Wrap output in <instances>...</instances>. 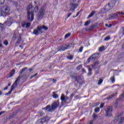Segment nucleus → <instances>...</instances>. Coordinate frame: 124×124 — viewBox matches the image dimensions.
Listing matches in <instances>:
<instances>
[{
  "label": "nucleus",
  "instance_id": "nucleus-1",
  "mask_svg": "<svg viewBox=\"0 0 124 124\" xmlns=\"http://www.w3.org/2000/svg\"><path fill=\"white\" fill-rule=\"evenodd\" d=\"M60 104L59 102H55L53 104H52V106L50 107V106H47L46 108H44V109L48 110L49 112H52L54 111L56 108L59 107Z\"/></svg>",
  "mask_w": 124,
  "mask_h": 124
},
{
  "label": "nucleus",
  "instance_id": "nucleus-2",
  "mask_svg": "<svg viewBox=\"0 0 124 124\" xmlns=\"http://www.w3.org/2000/svg\"><path fill=\"white\" fill-rule=\"evenodd\" d=\"M21 78H22V77L19 76L17 77L16 80L15 82L11 87L10 91H9L8 93L5 94L6 95H9L11 94L12 91L18 86V82L20 81Z\"/></svg>",
  "mask_w": 124,
  "mask_h": 124
},
{
  "label": "nucleus",
  "instance_id": "nucleus-3",
  "mask_svg": "<svg viewBox=\"0 0 124 124\" xmlns=\"http://www.w3.org/2000/svg\"><path fill=\"white\" fill-rule=\"evenodd\" d=\"M10 10V7L7 6H4L1 9H0V16H5L7 13L9 12Z\"/></svg>",
  "mask_w": 124,
  "mask_h": 124
},
{
  "label": "nucleus",
  "instance_id": "nucleus-4",
  "mask_svg": "<svg viewBox=\"0 0 124 124\" xmlns=\"http://www.w3.org/2000/svg\"><path fill=\"white\" fill-rule=\"evenodd\" d=\"M70 75L71 76V78L76 80V81L79 84H81L82 83V79L80 78V77L79 76H77L76 74L71 73H70Z\"/></svg>",
  "mask_w": 124,
  "mask_h": 124
},
{
  "label": "nucleus",
  "instance_id": "nucleus-5",
  "mask_svg": "<svg viewBox=\"0 0 124 124\" xmlns=\"http://www.w3.org/2000/svg\"><path fill=\"white\" fill-rule=\"evenodd\" d=\"M71 47H72V44L70 43L68 45H65L62 46H58V50L59 51H65L66 50L68 49Z\"/></svg>",
  "mask_w": 124,
  "mask_h": 124
},
{
  "label": "nucleus",
  "instance_id": "nucleus-6",
  "mask_svg": "<svg viewBox=\"0 0 124 124\" xmlns=\"http://www.w3.org/2000/svg\"><path fill=\"white\" fill-rule=\"evenodd\" d=\"M45 14V10H44V8L42 7V8L40 9L39 12H38V14L37 16V20H41L42 18H43L44 15Z\"/></svg>",
  "mask_w": 124,
  "mask_h": 124
},
{
  "label": "nucleus",
  "instance_id": "nucleus-7",
  "mask_svg": "<svg viewBox=\"0 0 124 124\" xmlns=\"http://www.w3.org/2000/svg\"><path fill=\"white\" fill-rule=\"evenodd\" d=\"M112 8H113V7H112V6H110L108 4L106 5L105 8L101 10V12L102 14H105L106 12H108V11L111 10Z\"/></svg>",
  "mask_w": 124,
  "mask_h": 124
},
{
  "label": "nucleus",
  "instance_id": "nucleus-8",
  "mask_svg": "<svg viewBox=\"0 0 124 124\" xmlns=\"http://www.w3.org/2000/svg\"><path fill=\"white\" fill-rule=\"evenodd\" d=\"M34 20V12H28V21L32 22Z\"/></svg>",
  "mask_w": 124,
  "mask_h": 124
},
{
  "label": "nucleus",
  "instance_id": "nucleus-9",
  "mask_svg": "<svg viewBox=\"0 0 124 124\" xmlns=\"http://www.w3.org/2000/svg\"><path fill=\"white\" fill-rule=\"evenodd\" d=\"M75 2L76 1L75 0H73L72 2L70 3V6H71V7L70 8V11L74 12L75 11V9L77 8L78 5L77 4L74 3H75Z\"/></svg>",
  "mask_w": 124,
  "mask_h": 124
},
{
  "label": "nucleus",
  "instance_id": "nucleus-10",
  "mask_svg": "<svg viewBox=\"0 0 124 124\" xmlns=\"http://www.w3.org/2000/svg\"><path fill=\"white\" fill-rule=\"evenodd\" d=\"M99 54L98 53H94L91 56H90V57H89V58L88 59L87 62H90L91 60H95L96 58H98V57L99 56Z\"/></svg>",
  "mask_w": 124,
  "mask_h": 124
},
{
  "label": "nucleus",
  "instance_id": "nucleus-11",
  "mask_svg": "<svg viewBox=\"0 0 124 124\" xmlns=\"http://www.w3.org/2000/svg\"><path fill=\"white\" fill-rule=\"evenodd\" d=\"M112 111V108L111 107H108L107 109L106 110V116L111 117L112 116L111 112Z\"/></svg>",
  "mask_w": 124,
  "mask_h": 124
},
{
  "label": "nucleus",
  "instance_id": "nucleus-12",
  "mask_svg": "<svg viewBox=\"0 0 124 124\" xmlns=\"http://www.w3.org/2000/svg\"><path fill=\"white\" fill-rule=\"evenodd\" d=\"M37 29L40 32H41V33H43V31H42V30L47 31L48 27L46 26H45V25H42V26H37Z\"/></svg>",
  "mask_w": 124,
  "mask_h": 124
},
{
  "label": "nucleus",
  "instance_id": "nucleus-13",
  "mask_svg": "<svg viewBox=\"0 0 124 124\" xmlns=\"http://www.w3.org/2000/svg\"><path fill=\"white\" fill-rule=\"evenodd\" d=\"M117 17H118V14H110L108 15V18L107 20H112L113 19H116Z\"/></svg>",
  "mask_w": 124,
  "mask_h": 124
},
{
  "label": "nucleus",
  "instance_id": "nucleus-14",
  "mask_svg": "<svg viewBox=\"0 0 124 124\" xmlns=\"http://www.w3.org/2000/svg\"><path fill=\"white\" fill-rule=\"evenodd\" d=\"M30 26H31V23H27L26 21H23V22L22 24V27L23 28H25L26 27V28H30Z\"/></svg>",
  "mask_w": 124,
  "mask_h": 124
},
{
  "label": "nucleus",
  "instance_id": "nucleus-15",
  "mask_svg": "<svg viewBox=\"0 0 124 124\" xmlns=\"http://www.w3.org/2000/svg\"><path fill=\"white\" fill-rule=\"evenodd\" d=\"M6 23L9 26H10L12 23H13V18L12 17H9Z\"/></svg>",
  "mask_w": 124,
  "mask_h": 124
},
{
  "label": "nucleus",
  "instance_id": "nucleus-16",
  "mask_svg": "<svg viewBox=\"0 0 124 124\" xmlns=\"http://www.w3.org/2000/svg\"><path fill=\"white\" fill-rule=\"evenodd\" d=\"M49 120V119L47 117H46L43 119H42V120H39L38 122H41L42 123V124L44 123H46Z\"/></svg>",
  "mask_w": 124,
  "mask_h": 124
},
{
  "label": "nucleus",
  "instance_id": "nucleus-17",
  "mask_svg": "<svg viewBox=\"0 0 124 124\" xmlns=\"http://www.w3.org/2000/svg\"><path fill=\"white\" fill-rule=\"evenodd\" d=\"M99 64V61H96V62H94L93 64L92 65V67L93 69H95L97 67V66Z\"/></svg>",
  "mask_w": 124,
  "mask_h": 124
},
{
  "label": "nucleus",
  "instance_id": "nucleus-18",
  "mask_svg": "<svg viewBox=\"0 0 124 124\" xmlns=\"http://www.w3.org/2000/svg\"><path fill=\"white\" fill-rule=\"evenodd\" d=\"M115 4H116V1L115 0H112V1H110V3H108V5H110V6L114 7L115 6Z\"/></svg>",
  "mask_w": 124,
  "mask_h": 124
},
{
  "label": "nucleus",
  "instance_id": "nucleus-19",
  "mask_svg": "<svg viewBox=\"0 0 124 124\" xmlns=\"http://www.w3.org/2000/svg\"><path fill=\"white\" fill-rule=\"evenodd\" d=\"M28 69L27 67L23 68L22 69L21 71H19V74L20 75L23 74V73L25 72V71Z\"/></svg>",
  "mask_w": 124,
  "mask_h": 124
},
{
  "label": "nucleus",
  "instance_id": "nucleus-20",
  "mask_svg": "<svg viewBox=\"0 0 124 124\" xmlns=\"http://www.w3.org/2000/svg\"><path fill=\"white\" fill-rule=\"evenodd\" d=\"M116 94H117V93H113V94H111V95H110V96H108V97L107 98V99H108V100H109V99H112V98H113V97H114V96H115Z\"/></svg>",
  "mask_w": 124,
  "mask_h": 124
},
{
  "label": "nucleus",
  "instance_id": "nucleus-21",
  "mask_svg": "<svg viewBox=\"0 0 124 124\" xmlns=\"http://www.w3.org/2000/svg\"><path fill=\"white\" fill-rule=\"evenodd\" d=\"M61 100L62 101H65V96L63 94H62L61 96Z\"/></svg>",
  "mask_w": 124,
  "mask_h": 124
},
{
  "label": "nucleus",
  "instance_id": "nucleus-22",
  "mask_svg": "<svg viewBox=\"0 0 124 124\" xmlns=\"http://www.w3.org/2000/svg\"><path fill=\"white\" fill-rule=\"evenodd\" d=\"M16 72V70L13 69L12 71L10 73V78H11L13 76V75L15 74V72Z\"/></svg>",
  "mask_w": 124,
  "mask_h": 124
},
{
  "label": "nucleus",
  "instance_id": "nucleus-23",
  "mask_svg": "<svg viewBox=\"0 0 124 124\" xmlns=\"http://www.w3.org/2000/svg\"><path fill=\"white\" fill-rule=\"evenodd\" d=\"M32 8V5H29V6H28L27 8V12H30V11L31 9Z\"/></svg>",
  "mask_w": 124,
  "mask_h": 124
},
{
  "label": "nucleus",
  "instance_id": "nucleus-24",
  "mask_svg": "<svg viewBox=\"0 0 124 124\" xmlns=\"http://www.w3.org/2000/svg\"><path fill=\"white\" fill-rule=\"evenodd\" d=\"M39 30H33V33L35 34V35H37L39 34Z\"/></svg>",
  "mask_w": 124,
  "mask_h": 124
},
{
  "label": "nucleus",
  "instance_id": "nucleus-25",
  "mask_svg": "<svg viewBox=\"0 0 124 124\" xmlns=\"http://www.w3.org/2000/svg\"><path fill=\"white\" fill-rule=\"evenodd\" d=\"M94 14H95V12L94 11H93V12L91 13V14H90V15L89 16H88V18H89L91 17H92Z\"/></svg>",
  "mask_w": 124,
  "mask_h": 124
},
{
  "label": "nucleus",
  "instance_id": "nucleus-26",
  "mask_svg": "<svg viewBox=\"0 0 124 124\" xmlns=\"http://www.w3.org/2000/svg\"><path fill=\"white\" fill-rule=\"evenodd\" d=\"M53 97L54 98H57L58 97H59V95L56 93H55L54 92L53 93Z\"/></svg>",
  "mask_w": 124,
  "mask_h": 124
},
{
  "label": "nucleus",
  "instance_id": "nucleus-27",
  "mask_svg": "<svg viewBox=\"0 0 124 124\" xmlns=\"http://www.w3.org/2000/svg\"><path fill=\"white\" fill-rule=\"evenodd\" d=\"M3 43L4 45H5V46H7L8 45H9V42H8V41L7 40H5V41H4Z\"/></svg>",
  "mask_w": 124,
  "mask_h": 124
},
{
  "label": "nucleus",
  "instance_id": "nucleus-28",
  "mask_svg": "<svg viewBox=\"0 0 124 124\" xmlns=\"http://www.w3.org/2000/svg\"><path fill=\"white\" fill-rule=\"evenodd\" d=\"M94 111L96 113H98L99 111H100V108L99 107H96L94 108Z\"/></svg>",
  "mask_w": 124,
  "mask_h": 124
},
{
  "label": "nucleus",
  "instance_id": "nucleus-29",
  "mask_svg": "<svg viewBox=\"0 0 124 124\" xmlns=\"http://www.w3.org/2000/svg\"><path fill=\"white\" fill-rule=\"evenodd\" d=\"M38 10H39L38 6H36L34 8V10H33L34 12L35 13H37V12H38Z\"/></svg>",
  "mask_w": 124,
  "mask_h": 124
},
{
  "label": "nucleus",
  "instance_id": "nucleus-30",
  "mask_svg": "<svg viewBox=\"0 0 124 124\" xmlns=\"http://www.w3.org/2000/svg\"><path fill=\"white\" fill-rule=\"evenodd\" d=\"M105 50V47L104 46H101L100 47H99V51H104Z\"/></svg>",
  "mask_w": 124,
  "mask_h": 124
},
{
  "label": "nucleus",
  "instance_id": "nucleus-31",
  "mask_svg": "<svg viewBox=\"0 0 124 124\" xmlns=\"http://www.w3.org/2000/svg\"><path fill=\"white\" fill-rule=\"evenodd\" d=\"M124 118L123 117V118H120V122H119V124H122L123 123H124Z\"/></svg>",
  "mask_w": 124,
  "mask_h": 124
},
{
  "label": "nucleus",
  "instance_id": "nucleus-32",
  "mask_svg": "<svg viewBox=\"0 0 124 124\" xmlns=\"http://www.w3.org/2000/svg\"><path fill=\"white\" fill-rule=\"evenodd\" d=\"M88 71H89L88 74V76H90L91 75L92 69L91 68H89V69H88Z\"/></svg>",
  "mask_w": 124,
  "mask_h": 124
},
{
  "label": "nucleus",
  "instance_id": "nucleus-33",
  "mask_svg": "<svg viewBox=\"0 0 124 124\" xmlns=\"http://www.w3.org/2000/svg\"><path fill=\"white\" fill-rule=\"evenodd\" d=\"M103 81V80L101 78L100 79H99V82L98 83V85H100L102 83Z\"/></svg>",
  "mask_w": 124,
  "mask_h": 124
},
{
  "label": "nucleus",
  "instance_id": "nucleus-34",
  "mask_svg": "<svg viewBox=\"0 0 124 124\" xmlns=\"http://www.w3.org/2000/svg\"><path fill=\"white\" fill-rule=\"evenodd\" d=\"M90 23H91V21H86L85 25H84L85 26H87L89 24H90Z\"/></svg>",
  "mask_w": 124,
  "mask_h": 124
},
{
  "label": "nucleus",
  "instance_id": "nucleus-35",
  "mask_svg": "<svg viewBox=\"0 0 124 124\" xmlns=\"http://www.w3.org/2000/svg\"><path fill=\"white\" fill-rule=\"evenodd\" d=\"M83 50V46H81L80 48H79L78 53H81Z\"/></svg>",
  "mask_w": 124,
  "mask_h": 124
},
{
  "label": "nucleus",
  "instance_id": "nucleus-36",
  "mask_svg": "<svg viewBox=\"0 0 124 124\" xmlns=\"http://www.w3.org/2000/svg\"><path fill=\"white\" fill-rule=\"evenodd\" d=\"M110 80H111L112 83H114L115 82L114 77H112L111 78H110Z\"/></svg>",
  "mask_w": 124,
  "mask_h": 124
},
{
  "label": "nucleus",
  "instance_id": "nucleus-37",
  "mask_svg": "<svg viewBox=\"0 0 124 124\" xmlns=\"http://www.w3.org/2000/svg\"><path fill=\"white\" fill-rule=\"evenodd\" d=\"M21 37H19L18 39H17V44H20V42H21Z\"/></svg>",
  "mask_w": 124,
  "mask_h": 124
},
{
  "label": "nucleus",
  "instance_id": "nucleus-38",
  "mask_svg": "<svg viewBox=\"0 0 124 124\" xmlns=\"http://www.w3.org/2000/svg\"><path fill=\"white\" fill-rule=\"evenodd\" d=\"M71 35V34L70 33H68L67 34L65 35V38H68L69 37H70Z\"/></svg>",
  "mask_w": 124,
  "mask_h": 124
},
{
  "label": "nucleus",
  "instance_id": "nucleus-39",
  "mask_svg": "<svg viewBox=\"0 0 124 124\" xmlns=\"http://www.w3.org/2000/svg\"><path fill=\"white\" fill-rule=\"evenodd\" d=\"M93 116V119L96 120V118H97V115L96 114H94Z\"/></svg>",
  "mask_w": 124,
  "mask_h": 124
},
{
  "label": "nucleus",
  "instance_id": "nucleus-40",
  "mask_svg": "<svg viewBox=\"0 0 124 124\" xmlns=\"http://www.w3.org/2000/svg\"><path fill=\"white\" fill-rule=\"evenodd\" d=\"M73 56H71H71H69V57H67V59H69V60H73Z\"/></svg>",
  "mask_w": 124,
  "mask_h": 124
},
{
  "label": "nucleus",
  "instance_id": "nucleus-41",
  "mask_svg": "<svg viewBox=\"0 0 124 124\" xmlns=\"http://www.w3.org/2000/svg\"><path fill=\"white\" fill-rule=\"evenodd\" d=\"M110 39V37L109 36L106 37L105 38V41H108V40H109Z\"/></svg>",
  "mask_w": 124,
  "mask_h": 124
},
{
  "label": "nucleus",
  "instance_id": "nucleus-42",
  "mask_svg": "<svg viewBox=\"0 0 124 124\" xmlns=\"http://www.w3.org/2000/svg\"><path fill=\"white\" fill-rule=\"evenodd\" d=\"M5 2V0H0V4H3Z\"/></svg>",
  "mask_w": 124,
  "mask_h": 124
},
{
  "label": "nucleus",
  "instance_id": "nucleus-43",
  "mask_svg": "<svg viewBox=\"0 0 124 124\" xmlns=\"http://www.w3.org/2000/svg\"><path fill=\"white\" fill-rule=\"evenodd\" d=\"M81 68H82V65H79V66L77 68V69L78 70H80V69H81Z\"/></svg>",
  "mask_w": 124,
  "mask_h": 124
},
{
  "label": "nucleus",
  "instance_id": "nucleus-44",
  "mask_svg": "<svg viewBox=\"0 0 124 124\" xmlns=\"http://www.w3.org/2000/svg\"><path fill=\"white\" fill-rule=\"evenodd\" d=\"M79 14H80V12H78V14H77L76 16H73V17H77L78 16H79Z\"/></svg>",
  "mask_w": 124,
  "mask_h": 124
},
{
  "label": "nucleus",
  "instance_id": "nucleus-45",
  "mask_svg": "<svg viewBox=\"0 0 124 124\" xmlns=\"http://www.w3.org/2000/svg\"><path fill=\"white\" fill-rule=\"evenodd\" d=\"M93 124V120H92L88 124Z\"/></svg>",
  "mask_w": 124,
  "mask_h": 124
},
{
  "label": "nucleus",
  "instance_id": "nucleus-46",
  "mask_svg": "<svg viewBox=\"0 0 124 124\" xmlns=\"http://www.w3.org/2000/svg\"><path fill=\"white\" fill-rule=\"evenodd\" d=\"M104 104H101V106H100V108H102L103 107H104Z\"/></svg>",
  "mask_w": 124,
  "mask_h": 124
},
{
  "label": "nucleus",
  "instance_id": "nucleus-47",
  "mask_svg": "<svg viewBox=\"0 0 124 124\" xmlns=\"http://www.w3.org/2000/svg\"><path fill=\"white\" fill-rule=\"evenodd\" d=\"M122 35H124V28H122Z\"/></svg>",
  "mask_w": 124,
  "mask_h": 124
},
{
  "label": "nucleus",
  "instance_id": "nucleus-48",
  "mask_svg": "<svg viewBox=\"0 0 124 124\" xmlns=\"http://www.w3.org/2000/svg\"><path fill=\"white\" fill-rule=\"evenodd\" d=\"M119 116H118L117 118H116L114 120V123H117L118 122V119Z\"/></svg>",
  "mask_w": 124,
  "mask_h": 124
},
{
  "label": "nucleus",
  "instance_id": "nucleus-49",
  "mask_svg": "<svg viewBox=\"0 0 124 124\" xmlns=\"http://www.w3.org/2000/svg\"><path fill=\"white\" fill-rule=\"evenodd\" d=\"M5 113V111H2L1 112H0V116H1L2 114H4Z\"/></svg>",
  "mask_w": 124,
  "mask_h": 124
},
{
  "label": "nucleus",
  "instance_id": "nucleus-50",
  "mask_svg": "<svg viewBox=\"0 0 124 124\" xmlns=\"http://www.w3.org/2000/svg\"><path fill=\"white\" fill-rule=\"evenodd\" d=\"M72 15V13H70L69 14H68L67 18L69 17Z\"/></svg>",
  "mask_w": 124,
  "mask_h": 124
},
{
  "label": "nucleus",
  "instance_id": "nucleus-51",
  "mask_svg": "<svg viewBox=\"0 0 124 124\" xmlns=\"http://www.w3.org/2000/svg\"><path fill=\"white\" fill-rule=\"evenodd\" d=\"M94 28V27H93V26H92L91 27H90V29H90V30H91V31H92V30H93V29Z\"/></svg>",
  "mask_w": 124,
  "mask_h": 124
},
{
  "label": "nucleus",
  "instance_id": "nucleus-52",
  "mask_svg": "<svg viewBox=\"0 0 124 124\" xmlns=\"http://www.w3.org/2000/svg\"><path fill=\"white\" fill-rule=\"evenodd\" d=\"M75 98L76 99H78L80 98V96H79V95H77V96H75Z\"/></svg>",
  "mask_w": 124,
  "mask_h": 124
},
{
  "label": "nucleus",
  "instance_id": "nucleus-53",
  "mask_svg": "<svg viewBox=\"0 0 124 124\" xmlns=\"http://www.w3.org/2000/svg\"><path fill=\"white\" fill-rule=\"evenodd\" d=\"M75 96V93H72L71 94V98H72V97H73V96Z\"/></svg>",
  "mask_w": 124,
  "mask_h": 124
},
{
  "label": "nucleus",
  "instance_id": "nucleus-54",
  "mask_svg": "<svg viewBox=\"0 0 124 124\" xmlns=\"http://www.w3.org/2000/svg\"><path fill=\"white\" fill-rule=\"evenodd\" d=\"M13 39L16 40V37L15 35L13 36Z\"/></svg>",
  "mask_w": 124,
  "mask_h": 124
},
{
  "label": "nucleus",
  "instance_id": "nucleus-55",
  "mask_svg": "<svg viewBox=\"0 0 124 124\" xmlns=\"http://www.w3.org/2000/svg\"><path fill=\"white\" fill-rule=\"evenodd\" d=\"M69 99V98L68 97H65V102L67 101V100H68Z\"/></svg>",
  "mask_w": 124,
  "mask_h": 124
},
{
  "label": "nucleus",
  "instance_id": "nucleus-56",
  "mask_svg": "<svg viewBox=\"0 0 124 124\" xmlns=\"http://www.w3.org/2000/svg\"><path fill=\"white\" fill-rule=\"evenodd\" d=\"M124 12H119V13H117V14H120V15H123L124 14Z\"/></svg>",
  "mask_w": 124,
  "mask_h": 124
},
{
  "label": "nucleus",
  "instance_id": "nucleus-57",
  "mask_svg": "<svg viewBox=\"0 0 124 124\" xmlns=\"http://www.w3.org/2000/svg\"><path fill=\"white\" fill-rule=\"evenodd\" d=\"M37 75V73H36L35 75H32V77H35V76H36Z\"/></svg>",
  "mask_w": 124,
  "mask_h": 124
},
{
  "label": "nucleus",
  "instance_id": "nucleus-58",
  "mask_svg": "<svg viewBox=\"0 0 124 124\" xmlns=\"http://www.w3.org/2000/svg\"><path fill=\"white\" fill-rule=\"evenodd\" d=\"M92 26H93V28H95L97 26V25L94 24V25H92Z\"/></svg>",
  "mask_w": 124,
  "mask_h": 124
},
{
  "label": "nucleus",
  "instance_id": "nucleus-59",
  "mask_svg": "<svg viewBox=\"0 0 124 124\" xmlns=\"http://www.w3.org/2000/svg\"><path fill=\"white\" fill-rule=\"evenodd\" d=\"M86 31H91V30H90V29H85Z\"/></svg>",
  "mask_w": 124,
  "mask_h": 124
},
{
  "label": "nucleus",
  "instance_id": "nucleus-60",
  "mask_svg": "<svg viewBox=\"0 0 124 124\" xmlns=\"http://www.w3.org/2000/svg\"><path fill=\"white\" fill-rule=\"evenodd\" d=\"M8 89V87H6L5 88H4V91L7 90Z\"/></svg>",
  "mask_w": 124,
  "mask_h": 124
},
{
  "label": "nucleus",
  "instance_id": "nucleus-61",
  "mask_svg": "<svg viewBox=\"0 0 124 124\" xmlns=\"http://www.w3.org/2000/svg\"><path fill=\"white\" fill-rule=\"evenodd\" d=\"M112 26L111 24H110L109 26H108V28H111Z\"/></svg>",
  "mask_w": 124,
  "mask_h": 124
},
{
  "label": "nucleus",
  "instance_id": "nucleus-62",
  "mask_svg": "<svg viewBox=\"0 0 124 124\" xmlns=\"http://www.w3.org/2000/svg\"><path fill=\"white\" fill-rule=\"evenodd\" d=\"M10 85H11V83H9L8 85V86L9 87V86H10Z\"/></svg>",
  "mask_w": 124,
  "mask_h": 124
},
{
  "label": "nucleus",
  "instance_id": "nucleus-63",
  "mask_svg": "<svg viewBox=\"0 0 124 124\" xmlns=\"http://www.w3.org/2000/svg\"><path fill=\"white\" fill-rule=\"evenodd\" d=\"M122 48H123L124 49V44L123 45H122Z\"/></svg>",
  "mask_w": 124,
  "mask_h": 124
},
{
  "label": "nucleus",
  "instance_id": "nucleus-64",
  "mask_svg": "<svg viewBox=\"0 0 124 124\" xmlns=\"http://www.w3.org/2000/svg\"><path fill=\"white\" fill-rule=\"evenodd\" d=\"M122 97H124V93H123V94H122Z\"/></svg>",
  "mask_w": 124,
  "mask_h": 124
}]
</instances>
